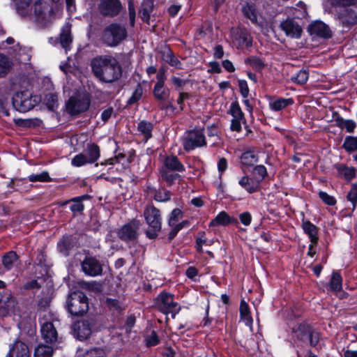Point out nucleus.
<instances>
[{
    "label": "nucleus",
    "mask_w": 357,
    "mask_h": 357,
    "mask_svg": "<svg viewBox=\"0 0 357 357\" xmlns=\"http://www.w3.org/2000/svg\"><path fill=\"white\" fill-rule=\"evenodd\" d=\"M319 196L325 204L329 206H333L336 203L335 199L333 197L328 195L325 192L320 191L319 193Z\"/></svg>",
    "instance_id": "55"
},
{
    "label": "nucleus",
    "mask_w": 357,
    "mask_h": 357,
    "mask_svg": "<svg viewBox=\"0 0 357 357\" xmlns=\"http://www.w3.org/2000/svg\"><path fill=\"white\" fill-rule=\"evenodd\" d=\"M93 324L92 319H83L75 322L73 326L74 336L79 340L87 339L92 333Z\"/></svg>",
    "instance_id": "13"
},
{
    "label": "nucleus",
    "mask_w": 357,
    "mask_h": 357,
    "mask_svg": "<svg viewBox=\"0 0 357 357\" xmlns=\"http://www.w3.org/2000/svg\"><path fill=\"white\" fill-rule=\"evenodd\" d=\"M218 170L220 174H222L223 172H225L227 167H228V163L227 160L225 158H220L218 160Z\"/></svg>",
    "instance_id": "59"
},
{
    "label": "nucleus",
    "mask_w": 357,
    "mask_h": 357,
    "mask_svg": "<svg viewBox=\"0 0 357 357\" xmlns=\"http://www.w3.org/2000/svg\"><path fill=\"white\" fill-rule=\"evenodd\" d=\"M29 180L31 182H48L51 178L47 172H43L40 174H33L29 176Z\"/></svg>",
    "instance_id": "48"
},
{
    "label": "nucleus",
    "mask_w": 357,
    "mask_h": 357,
    "mask_svg": "<svg viewBox=\"0 0 357 357\" xmlns=\"http://www.w3.org/2000/svg\"><path fill=\"white\" fill-rule=\"evenodd\" d=\"M36 96H32L29 92L17 93L13 98V105L16 110L26 112L33 109L38 102Z\"/></svg>",
    "instance_id": "8"
},
{
    "label": "nucleus",
    "mask_w": 357,
    "mask_h": 357,
    "mask_svg": "<svg viewBox=\"0 0 357 357\" xmlns=\"http://www.w3.org/2000/svg\"><path fill=\"white\" fill-rule=\"evenodd\" d=\"M90 105V100L86 97H71L67 102V112L76 115L88 109Z\"/></svg>",
    "instance_id": "11"
},
{
    "label": "nucleus",
    "mask_w": 357,
    "mask_h": 357,
    "mask_svg": "<svg viewBox=\"0 0 357 357\" xmlns=\"http://www.w3.org/2000/svg\"><path fill=\"white\" fill-rule=\"evenodd\" d=\"M309 73L307 70L301 69L298 73L291 77V80L300 85L305 84L308 79Z\"/></svg>",
    "instance_id": "44"
},
{
    "label": "nucleus",
    "mask_w": 357,
    "mask_h": 357,
    "mask_svg": "<svg viewBox=\"0 0 357 357\" xmlns=\"http://www.w3.org/2000/svg\"><path fill=\"white\" fill-rule=\"evenodd\" d=\"M105 351L100 348H93L89 350H79L77 353V357H105Z\"/></svg>",
    "instance_id": "42"
},
{
    "label": "nucleus",
    "mask_w": 357,
    "mask_h": 357,
    "mask_svg": "<svg viewBox=\"0 0 357 357\" xmlns=\"http://www.w3.org/2000/svg\"><path fill=\"white\" fill-rule=\"evenodd\" d=\"M335 3L340 6H349L357 3V0H334Z\"/></svg>",
    "instance_id": "63"
},
{
    "label": "nucleus",
    "mask_w": 357,
    "mask_h": 357,
    "mask_svg": "<svg viewBox=\"0 0 357 357\" xmlns=\"http://www.w3.org/2000/svg\"><path fill=\"white\" fill-rule=\"evenodd\" d=\"M53 348L45 344H39L34 351L33 357H52Z\"/></svg>",
    "instance_id": "41"
},
{
    "label": "nucleus",
    "mask_w": 357,
    "mask_h": 357,
    "mask_svg": "<svg viewBox=\"0 0 357 357\" xmlns=\"http://www.w3.org/2000/svg\"><path fill=\"white\" fill-rule=\"evenodd\" d=\"M143 94V89L140 84H138L135 87L132 96L128 100L127 102L128 105H133L135 102H138Z\"/></svg>",
    "instance_id": "49"
},
{
    "label": "nucleus",
    "mask_w": 357,
    "mask_h": 357,
    "mask_svg": "<svg viewBox=\"0 0 357 357\" xmlns=\"http://www.w3.org/2000/svg\"><path fill=\"white\" fill-rule=\"evenodd\" d=\"M146 345L148 347L157 345L159 342V338L155 331H152L151 334L146 337Z\"/></svg>",
    "instance_id": "56"
},
{
    "label": "nucleus",
    "mask_w": 357,
    "mask_h": 357,
    "mask_svg": "<svg viewBox=\"0 0 357 357\" xmlns=\"http://www.w3.org/2000/svg\"><path fill=\"white\" fill-rule=\"evenodd\" d=\"M19 257L14 251H10L6 253L2 258V264L4 268L10 271L17 261Z\"/></svg>",
    "instance_id": "36"
},
{
    "label": "nucleus",
    "mask_w": 357,
    "mask_h": 357,
    "mask_svg": "<svg viewBox=\"0 0 357 357\" xmlns=\"http://www.w3.org/2000/svg\"><path fill=\"white\" fill-rule=\"evenodd\" d=\"M121 9V3L119 0H101L99 5L100 12L105 16H116Z\"/></svg>",
    "instance_id": "16"
},
{
    "label": "nucleus",
    "mask_w": 357,
    "mask_h": 357,
    "mask_svg": "<svg viewBox=\"0 0 357 357\" xmlns=\"http://www.w3.org/2000/svg\"><path fill=\"white\" fill-rule=\"evenodd\" d=\"M71 164L74 167H81L89 163V160L86 159V155L83 153H79L73 158Z\"/></svg>",
    "instance_id": "51"
},
{
    "label": "nucleus",
    "mask_w": 357,
    "mask_h": 357,
    "mask_svg": "<svg viewBox=\"0 0 357 357\" xmlns=\"http://www.w3.org/2000/svg\"><path fill=\"white\" fill-rule=\"evenodd\" d=\"M239 185L248 193L257 192L259 188V181H255L248 176H243L238 180Z\"/></svg>",
    "instance_id": "23"
},
{
    "label": "nucleus",
    "mask_w": 357,
    "mask_h": 357,
    "mask_svg": "<svg viewBox=\"0 0 357 357\" xmlns=\"http://www.w3.org/2000/svg\"><path fill=\"white\" fill-rule=\"evenodd\" d=\"M244 15L249 18L252 22H256L257 20V13L254 6L246 5L243 8Z\"/></svg>",
    "instance_id": "47"
},
{
    "label": "nucleus",
    "mask_w": 357,
    "mask_h": 357,
    "mask_svg": "<svg viewBox=\"0 0 357 357\" xmlns=\"http://www.w3.org/2000/svg\"><path fill=\"white\" fill-rule=\"evenodd\" d=\"M234 43L238 48L248 47L252 45V38L245 29L236 28L231 30Z\"/></svg>",
    "instance_id": "14"
},
{
    "label": "nucleus",
    "mask_w": 357,
    "mask_h": 357,
    "mask_svg": "<svg viewBox=\"0 0 357 357\" xmlns=\"http://www.w3.org/2000/svg\"><path fill=\"white\" fill-rule=\"evenodd\" d=\"M239 313L241 319H242L247 326H252L253 319L250 314L249 305L244 299L241 301Z\"/></svg>",
    "instance_id": "30"
},
{
    "label": "nucleus",
    "mask_w": 357,
    "mask_h": 357,
    "mask_svg": "<svg viewBox=\"0 0 357 357\" xmlns=\"http://www.w3.org/2000/svg\"><path fill=\"white\" fill-rule=\"evenodd\" d=\"M128 32L125 26L112 23L107 26L102 32L103 42L109 47L117 46L127 37Z\"/></svg>",
    "instance_id": "4"
},
{
    "label": "nucleus",
    "mask_w": 357,
    "mask_h": 357,
    "mask_svg": "<svg viewBox=\"0 0 357 357\" xmlns=\"http://www.w3.org/2000/svg\"><path fill=\"white\" fill-rule=\"evenodd\" d=\"M342 22L346 26H351L357 23V14L353 10H347L342 17Z\"/></svg>",
    "instance_id": "38"
},
{
    "label": "nucleus",
    "mask_w": 357,
    "mask_h": 357,
    "mask_svg": "<svg viewBox=\"0 0 357 357\" xmlns=\"http://www.w3.org/2000/svg\"><path fill=\"white\" fill-rule=\"evenodd\" d=\"M302 228L305 234H306L311 243L318 242V231L319 229L308 220H303Z\"/></svg>",
    "instance_id": "25"
},
{
    "label": "nucleus",
    "mask_w": 357,
    "mask_h": 357,
    "mask_svg": "<svg viewBox=\"0 0 357 357\" xmlns=\"http://www.w3.org/2000/svg\"><path fill=\"white\" fill-rule=\"evenodd\" d=\"M293 332L295 335L302 340L304 336L308 335L310 339V344L312 347H315L318 344L320 339V333L317 331H310L307 326L305 325L300 324L297 328H294Z\"/></svg>",
    "instance_id": "18"
},
{
    "label": "nucleus",
    "mask_w": 357,
    "mask_h": 357,
    "mask_svg": "<svg viewBox=\"0 0 357 357\" xmlns=\"http://www.w3.org/2000/svg\"><path fill=\"white\" fill-rule=\"evenodd\" d=\"M166 69L163 67L160 68L158 72L156 78H157V84H165L166 80Z\"/></svg>",
    "instance_id": "61"
},
{
    "label": "nucleus",
    "mask_w": 357,
    "mask_h": 357,
    "mask_svg": "<svg viewBox=\"0 0 357 357\" xmlns=\"http://www.w3.org/2000/svg\"><path fill=\"white\" fill-rule=\"evenodd\" d=\"M73 41L70 33V27L69 25L64 26L60 33V43L63 48L67 50Z\"/></svg>",
    "instance_id": "34"
},
{
    "label": "nucleus",
    "mask_w": 357,
    "mask_h": 357,
    "mask_svg": "<svg viewBox=\"0 0 357 357\" xmlns=\"http://www.w3.org/2000/svg\"><path fill=\"white\" fill-rule=\"evenodd\" d=\"M172 84L177 88H181L184 85H185L188 82L187 80L182 79L179 77H177L176 76H172Z\"/></svg>",
    "instance_id": "62"
},
{
    "label": "nucleus",
    "mask_w": 357,
    "mask_h": 357,
    "mask_svg": "<svg viewBox=\"0 0 357 357\" xmlns=\"http://www.w3.org/2000/svg\"><path fill=\"white\" fill-rule=\"evenodd\" d=\"M91 71L101 83L113 84L122 77V66L118 60L110 55L97 56L91 61Z\"/></svg>",
    "instance_id": "1"
},
{
    "label": "nucleus",
    "mask_w": 357,
    "mask_h": 357,
    "mask_svg": "<svg viewBox=\"0 0 357 357\" xmlns=\"http://www.w3.org/2000/svg\"><path fill=\"white\" fill-rule=\"evenodd\" d=\"M238 87L242 96L246 98L249 94V88L247 82L245 80H239Z\"/></svg>",
    "instance_id": "57"
},
{
    "label": "nucleus",
    "mask_w": 357,
    "mask_h": 357,
    "mask_svg": "<svg viewBox=\"0 0 357 357\" xmlns=\"http://www.w3.org/2000/svg\"><path fill=\"white\" fill-rule=\"evenodd\" d=\"M105 303L107 307L114 313L119 314L125 310V306L119 301L113 298H107Z\"/></svg>",
    "instance_id": "43"
},
{
    "label": "nucleus",
    "mask_w": 357,
    "mask_h": 357,
    "mask_svg": "<svg viewBox=\"0 0 357 357\" xmlns=\"http://www.w3.org/2000/svg\"><path fill=\"white\" fill-rule=\"evenodd\" d=\"M11 63L8 58L0 54V77H5L8 73Z\"/></svg>",
    "instance_id": "45"
},
{
    "label": "nucleus",
    "mask_w": 357,
    "mask_h": 357,
    "mask_svg": "<svg viewBox=\"0 0 357 357\" xmlns=\"http://www.w3.org/2000/svg\"><path fill=\"white\" fill-rule=\"evenodd\" d=\"M258 160L259 157L253 150L244 151L240 157L241 165L245 167L253 166Z\"/></svg>",
    "instance_id": "27"
},
{
    "label": "nucleus",
    "mask_w": 357,
    "mask_h": 357,
    "mask_svg": "<svg viewBox=\"0 0 357 357\" xmlns=\"http://www.w3.org/2000/svg\"><path fill=\"white\" fill-rule=\"evenodd\" d=\"M67 310L73 316H82L89 310L87 297L82 292H73L67 299Z\"/></svg>",
    "instance_id": "6"
},
{
    "label": "nucleus",
    "mask_w": 357,
    "mask_h": 357,
    "mask_svg": "<svg viewBox=\"0 0 357 357\" xmlns=\"http://www.w3.org/2000/svg\"><path fill=\"white\" fill-rule=\"evenodd\" d=\"M342 148L348 153L357 152V136H347L344 139ZM353 159L357 162V153L353 155Z\"/></svg>",
    "instance_id": "24"
},
{
    "label": "nucleus",
    "mask_w": 357,
    "mask_h": 357,
    "mask_svg": "<svg viewBox=\"0 0 357 357\" xmlns=\"http://www.w3.org/2000/svg\"><path fill=\"white\" fill-rule=\"evenodd\" d=\"M213 56L215 59H222L224 56L223 47L221 45H218L214 47Z\"/></svg>",
    "instance_id": "64"
},
{
    "label": "nucleus",
    "mask_w": 357,
    "mask_h": 357,
    "mask_svg": "<svg viewBox=\"0 0 357 357\" xmlns=\"http://www.w3.org/2000/svg\"><path fill=\"white\" fill-rule=\"evenodd\" d=\"M45 6L41 1L36 2L34 5V13L37 16L38 18L42 17L43 13L44 12Z\"/></svg>",
    "instance_id": "60"
},
{
    "label": "nucleus",
    "mask_w": 357,
    "mask_h": 357,
    "mask_svg": "<svg viewBox=\"0 0 357 357\" xmlns=\"http://www.w3.org/2000/svg\"><path fill=\"white\" fill-rule=\"evenodd\" d=\"M7 357H30L28 347L21 341H16L10 348Z\"/></svg>",
    "instance_id": "21"
},
{
    "label": "nucleus",
    "mask_w": 357,
    "mask_h": 357,
    "mask_svg": "<svg viewBox=\"0 0 357 357\" xmlns=\"http://www.w3.org/2000/svg\"><path fill=\"white\" fill-rule=\"evenodd\" d=\"M153 124L146 121H140L137 125V130L143 135L145 142L151 138Z\"/></svg>",
    "instance_id": "37"
},
{
    "label": "nucleus",
    "mask_w": 357,
    "mask_h": 357,
    "mask_svg": "<svg viewBox=\"0 0 357 357\" xmlns=\"http://www.w3.org/2000/svg\"><path fill=\"white\" fill-rule=\"evenodd\" d=\"M85 151V155H86V159L89 160V164L94 163L100 158V147L94 143L87 144Z\"/></svg>",
    "instance_id": "29"
},
{
    "label": "nucleus",
    "mask_w": 357,
    "mask_h": 357,
    "mask_svg": "<svg viewBox=\"0 0 357 357\" xmlns=\"http://www.w3.org/2000/svg\"><path fill=\"white\" fill-rule=\"evenodd\" d=\"M347 200L352 204V209L354 210L357 204V190L353 185L347 196Z\"/></svg>",
    "instance_id": "54"
},
{
    "label": "nucleus",
    "mask_w": 357,
    "mask_h": 357,
    "mask_svg": "<svg viewBox=\"0 0 357 357\" xmlns=\"http://www.w3.org/2000/svg\"><path fill=\"white\" fill-rule=\"evenodd\" d=\"M182 217L183 212L181 209L178 208L173 209L168 220L169 226H176V223H178V220L181 219Z\"/></svg>",
    "instance_id": "50"
},
{
    "label": "nucleus",
    "mask_w": 357,
    "mask_h": 357,
    "mask_svg": "<svg viewBox=\"0 0 357 357\" xmlns=\"http://www.w3.org/2000/svg\"><path fill=\"white\" fill-rule=\"evenodd\" d=\"M329 287L333 291H340L342 289V278L337 272H333L330 280Z\"/></svg>",
    "instance_id": "40"
},
{
    "label": "nucleus",
    "mask_w": 357,
    "mask_h": 357,
    "mask_svg": "<svg viewBox=\"0 0 357 357\" xmlns=\"http://www.w3.org/2000/svg\"><path fill=\"white\" fill-rule=\"evenodd\" d=\"M75 244V238L72 236L66 235L57 243V249L63 256H68L70 251Z\"/></svg>",
    "instance_id": "22"
},
{
    "label": "nucleus",
    "mask_w": 357,
    "mask_h": 357,
    "mask_svg": "<svg viewBox=\"0 0 357 357\" xmlns=\"http://www.w3.org/2000/svg\"><path fill=\"white\" fill-rule=\"evenodd\" d=\"M308 31L311 36L324 38L331 37V31L329 27L322 22L317 21L310 24Z\"/></svg>",
    "instance_id": "20"
},
{
    "label": "nucleus",
    "mask_w": 357,
    "mask_h": 357,
    "mask_svg": "<svg viewBox=\"0 0 357 357\" xmlns=\"http://www.w3.org/2000/svg\"><path fill=\"white\" fill-rule=\"evenodd\" d=\"M239 219H240L241 222L243 225H244L245 226H248L251 223L252 215H251L250 213H249L248 211L243 212L239 215Z\"/></svg>",
    "instance_id": "58"
},
{
    "label": "nucleus",
    "mask_w": 357,
    "mask_h": 357,
    "mask_svg": "<svg viewBox=\"0 0 357 357\" xmlns=\"http://www.w3.org/2000/svg\"><path fill=\"white\" fill-rule=\"evenodd\" d=\"M155 0H143L139 11L142 20L149 22L151 14L153 12Z\"/></svg>",
    "instance_id": "26"
},
{
    "label": "nucleus",
    "mask_w": 357,
    "mask_h": 357,
    "mask_svg": "<svg viewBox=\"0 0 357 357\" xmlns=\"http://www.w3.org/2000/svg\"><path fill=\"white\" fill-rule=\"evenodd\" d=\"M41 324V335L43 339L47 343H53L56 341L57 331L51 321H47L45 317L40 319Z\"/></svg>",
    "instance_id": "15"
},
{
    "label": "nucleus",
    "mask_w": 357,
    "mask_h": 357,
    "mask_svg": "<svg viewBox=\"0 0 357 357\" xmlns=\"http://www.w3.org/2000/svg\"><path fill=\"white\" fill-rule=\"evenodd\" d=\"M231 220L229 215L225 211H221L216 215V217L214 219H213L210 222L209 227L226 225L229 224Z\"/></svg>",
    "instance_id": "39"
},
{
    "label": "nucleus",
    "mask_w": 357,
    "mask_h": 357,
    "mask_svg": "<svg viewBox=\"0 0 357 357\" xmlns=\"http://www.w3.org/2000/svg\"><path fill=\"white\" fill-rule=\"evenodd\" d=\"M229 114L232 116L230 126L231 130L240 132L241 130V124H246V120L237 102H234L231 104Z\"/></svg>",
    "instance_id": "12"
},
{
    "label": "nucleus",
    "mask_w": 357,
    "mask_h": 357,
    "mask_svg": "<svg viewBox=\"0 0 357 357\" xmlns=\"http://www.w3.org/2000/svg\"><path fill=\"white\" fill-rule=\"evenodd\" d=\"M89 198V195H84L79 197H75L72 198L70 200H68L65 202L64 204L68 202H73V204L70 206V209L74 213H81L84 209V206L82 204V201L85 199H88Z\"/></svg>",
    "instance_id": "28"
},
{
    "label": "nucleus",
    "mask_w": 357,
    "mask_h": 357,
    "mask_svg": "<svg viewBox=\"0 0 357 357\" xmlns=\"http://www.w3.org/2000/svg\"><path fill=\"white\" fill-rule=\"evenodd\" d=\"M254 172L257 176V179L256 181H259V183L267 176L266 168L261 165L255 166Z\"/></svg>",
    "instance_id": "52"
},
{
    "label": "nucleus",
    "mask_w": 357,
    "mask_h": 357,
    "mask_svg": "<svg viewBox=\"0 0 357 357\" xmlns=\"http://www.w3.org/2000/svg\"><path fill=\"white\" fill-rule=\"evenodd\" d=\"M139 225V221L137 220H132L128 224L124 225L117 232L119 238L123 241H130L136 239Z\"/></svg>",
    "instance_id": "10"
},
{
    "label": "nucleus",
    "mask_w": 357,
    "mask_h": 357,
    "mask_svg": "<svg viewBox=\"0 0 357 357\" xmlns=\"http://www.w3.org/2000/svg\"><path fill=\"white\" fill-rule=\"evenodd\" d=\"M154 199L156 202H167L170 199V193L165 190H159L155 192Z\"/></svg>",
    "instance_id": "53"
},
{
    "label": "nucleus",
    "mask_w": 357,
    "mask_h": 357,
    "mask_svg": "<svg viewBox=\"0 0 357 357\" xmlns=\"http://www.w3.org/2000/svg\"><path fill=\"white\" fill-rule=\"evenodd\" d=\"M155 305L159 311L165 314H171L172 318H175L181 309L179 305L174 301L173 294L164 291L157 297Z\"/></svg>",
    "instance_id": "7"
},
{
    "label": "nucleus",
    "mask_w": 357,
    "mask_h": 357,
    "mask_svg": "<svg viewBox=\"0 0 357 357\" xmlns=\"http://www.w3.org/2000/svg\"><path fill=\"white\" fill-rule=\"evenodd\" d=\"M162 59L170 66L177 68L181 69L182 64L181 61L174 56L173 52L169 48H166L162 51Z\"/></svg>",
    "instance_id": "33"
},
{
    "label": "nucleus",
    "mask_w": 357,
    "mask_h": 357,
    "mask_svg": "<svg viewBox=\"0 0 357 357\" xmlns=\"http://www.w3.org/2000/svg\"><path fill=\"white\" fill-rule=\"evenodd\" d=\"M334 167L337 173L346 180L350 181L356 176V169L354 167H348L342 163L336 164Z\"/></svg>",
    "instance_id": "32"
},
{
    "label": "nucleus",
    "mask_w": 357,
    "mask_h": 357,
    "mask_svg": "<svg viewBox=\"0 0 357 357\" xmlns=\"http://www.w3.org/2000/svg\"><path fill=\"white\" fill-rule=\"evenodd\" d=\"M144 217L149 226V229L146 231V235L150 239H155L162 228L160 211L153 205H150L145 208Z\"/></svg>",
    "instance_id": "3"
},
{
    "label": "nucleus",
    "mask_w": 357,
    "mask_h": 357,
    "mask_svg": "<svg viewBox=\"0 0 357 357\" xmlns=\"http://www.w3.org/2000/svg\"><path fill=\"white\" fill-rule=\"evenodd\" d=\"M185 171V166L179 160L177 156L170 155L165 156L159 169L161 178L166 182L168 186H172L176 181H183V177L179 173Z\"/></svg>",
    "instance_id": "2"
},
{
    "label": "nucleus",
    "mask_w": 357,
    "mask_h": 357,
    "mask_svg": "<svg viewBox=\"0 0 357 357\" xmlns=\"http://www.w3.org/2000/svg\"><path fill=\"white\" fill-rule=\"evenodd\" d=\"M164 86L165 84L156 83L153 88L154 96L160 100H165L169 96V93L164 89Z\"/></svg>",
    "instance_id": "46"
},
{
    "label": "nucleus",
    "mask_w": 357,
    "mask_h": 357,
    "mask_svg": "<svg viewBox=\"0 0 357 357\" xmlns=\"http://www.w3.org/2000/svg\"><path fill=\"white\" fill-rule=\"evenodd\" d=\"M182 145L185 151H191L197 148L206 146L204 128H195L187 131L183 138Z\"/></svg>",
    "instance_id": "5"
},
{
    "label": "nucleus",
    "mask_w": 357,
    "mask_h": 357,
    "mask_svg": "<svg viewBox=\"0 0 357 357\" xmlns=\"http://www.w3.org/2000/svg\"><path fill=\"white\" fill-rule=\"evenodd\" d=\"M5 287L6 283L0 280V289H3V295L0 297V306L3 307V305H5L3 309H0V315L2 317L8 314V310L14 307L15 303V298L12 296L10 291L6 290Z\"/></svg>",
    "instance_id": "17"
},
{
    "label": "nucleus",
    "mask_w": 357,
    "mask_h": 357,
    "mask_svg": "<svg viewBox=\"0 0 357 357\" xmlns=\"http://www.w3.org/2000/svg\"><path fill=\"white\" fill-rule=\"evenodd\" d=\"M294 103L292 98H280L269 102L270 108L273 111H280Z\"/></svg>",
    "instance_id": "35"
},
{
    "label": "nucleus",
    "mask_w": 357,
    "mask_h": 357,
    "mask_svg": "<svg viewBox=\"0 0 357 357\" xmlns=\"http://www.w3.org/2000/svg\"><path fill=\"white\" fill-rule=\"evenodd\" d=\"M280 28L289 37L298 38L301 36L302 28L294 19H287L281 22Z\"/></svg>",
    "instance_id": "19"
},
{
    "label": "nucleus",
    "mask_w": 357,
    "mask_h": 357,
    "mask_svg": "<svg viewBox=\"0 0 357 357\" xmlns=\"http://www.w3.org/2000/svg\"><path fill=\"white\" fill-rule=\"evenodd\" d=\"M81 269L85 275L91 277L102 274V264L94 257H86L81 262Z\"/></svg>",
    "instance_id": "9"
},
{
    "label": "nucleus",
    "mask_w": 357,
    "mask_h": 357,
    "mask_svg": "<svg viewBox=\"0 0 357 357\" xmlns=\"http://www.w3.org/2000/svg\"><path fill=\"white\" fill-rule=\"evenodd\" d=\"M335 126L340 129H345L347 132L352 133L356 128V123L351 119H344L338 116L335 118Z\"/></svg>",
    "instance_id": "31"
}]
</instances>
